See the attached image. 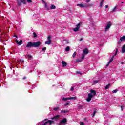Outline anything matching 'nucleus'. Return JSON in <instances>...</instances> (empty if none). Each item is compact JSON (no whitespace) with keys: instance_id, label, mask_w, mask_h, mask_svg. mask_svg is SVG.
I'll use <instances>...</instances> for the list:
<instances>
[{"instance_id":"45","label":"nucleus","mask_w":125,"mask_h":125,"mask_svg":"<svg viewBox=\"0 0 125 125\" xmlns=\"http://www.w3.org/2000/svg\"><path fill=\"white\" fill-rule=\"evenodd\" d=\"M70 90L71 91H73V90H74V87H71Z\"/></svg>"},{"instance_id":"58","label":"nucleus","mask_w":125,"mask_h":125,"mask_svg":"<svg viewBox=\"0 0 125 125\" xmlns=\"http://www.w3.org/2000/svg\"><path fill=\"white\" fill-rule=\"evenodd\" d=\"M122 3H123V2H122Z\"/></svg>"},{"instance_id":"37","label":"nucleus","mask_w":125,"mask_h":125,"mask_svg":"<svg viewBox=\"0 0 125 125\" xmlns=\"http://www.w3.org/2000/svg\"><path fill=\"white\" fill-rule=\"evenodd\" d=\"M117 54H118V49H116L115 51V53L114 54V56H116V55H117Z\"/></svg>"},{"instance_id":"13","label":"nucleus","mask_w":125,"mask_h":125,"mask_svg":"<svg viewBox=\"0 0 125 125\" xmlns=\"http://www.w3.org/2000/svg\"><path fill=\"white\" fill-rule=\"evenodd\" d=\"M113 58H111L109 61V62H108V63L106 64V67H108V66H109V65H110V63H112V62H113Z\"/></svg>"},{"instance_id":"34","label":"nucleus","mask_w":125,"mask_h":125,"mask_svg":"<svg viewBox=\"0 0 125 125\" xmlns=\"http://www.w3.org/2000/svg\"><path fill=\"white\" fill-rule=\"evenodd\" d=\"M70 104V102L67 101L66 104H64V106H68Z\"/></svg>"},{"instance_id":"19","label":"nucleus","mask_w":125,"mask_h":125,"mask_svg":"<svg viewBox=\"0 0 125 125\" xmlns=\"http://www.w3.org/2000/svg\"><path fill=\"white\" fill-rule=\"evenodd\" d=\"M56 8V7L54 5H51V9H55Z\"/></svg>"},{"instance_id":"53","label":"nucleus","mask_w":125,"mask_h":125,"mask_svg":"<svg viewBox=\"0 0 125 125\" xmlns=\"http://www.w3.org/2000/svg\"><path fill=\"white\" fill-rule=\"evenodd\" d=\"M26 79H27V77H24L23 78V80H26Z\"/></svg>"},{"instance_id":"4","label":"nucleus","mask_w":125,"mask_h":125,"mask_svg":"<svg viewBox=\"0 0 125 125\" xmlns=\"http://www.w3.org/2000/svg\"><path fill=\"white\" fill-rule=\"evenodd\" d=\"M47 39L48 40L45 41V44L49 45V44H51V37H50V36H48Z\"/></svg>"},{"instance_id":"33","label":"nucleus","mask_w":125,"mask_h":125,"mask_svg":"<svg viewBox=\"0 0 125 125\" xmlns=\"http://www.w3.org/2000/svg\"><path fill=\"white\" fill-rule=\"evenodd\" d=\"M84 57H85V54H82V59H84Z\"/></svg>"},{"instance_id":"21","label":"nucleus","mask_w":125,"mask_h":125,"mask_svg":"<svg viewBox=\"0 0 125 125\" xmlns=\"http://www.w3.org/2000/svg\"><path fill=\"white\" fill-rule=\"evenodd\" d=\"M47 122H48V124L49 123V125H51V124H52V123L54 122V121L48 120V121H47Z\"/></svg>"},{"instance_id":"20","label":"nucleus","mask_w":125,"mask_h":125,"mask_svg":"<svg viewBox=\"0 0 125 125\" xmlns=\"http://www.w3.org/2000/svg\"><path fill=\"white\" fill-rule=\"evenodd\" d=\"M79 30H80V28H79L78 27H76V28L73 29V31L74 32H78L79 31Z\"/></svg>"},{"instance_id":"23","label":"nucleus","mask_w":125,"mask_h":125,"mask_svg":"<svg viewBox=\"0 0 125 125\" xmlns=\"http://www.w3.org/2000/svg\"><path fill=\"white\" fill-rule=\"evenodd\" d=\"M21 2L22 3H23V4H26V0H20Z\"/></svg>"},{"instance_id":"38","label":"nucleus","mask_w":125,"mask_h":125,"mask_svg":"<svg viewBox=\"0 0 125 125\" xmlns=\"http://www.w3.org/2000/svg\"><path fill=\"white\" fill-rule=\"evenodd\" d=\"M116 9H117V7H115L112 10V12H114L115 11V10H116Z\"/></svg>"},{"instance_id":"12","label":"nucleus","mask_w":125,"mask_h":125,"mask_svg":"<svg viewBox=\"0 0 125 125\" xmlns=\"http://www.w3.org/2000/svg\"><path fill=\"white\" fill-rule=\"evenodd\" d=\"M62 67H66V66H67V62H66L64 61H62Z\"/></svg>"},{"instance_id":"51","label":"nucleus","mask_w":125,"mask_h":125,"mask_svg":"<svg viewBox=\"0 0 125 125\" xmlns=\"http://www.w3.org/2000/svg\"><path fill=\"white\" fill-rule=\"evenodd\" d=\"M14 37H15V38H16L17 39L18 38V36H17V35H14Z\"/></svg>"},{"instance_id":"14","label":"nucleus","mask_w":125,"mask_h":125,"mask_svg":"<svg viewBox=\"0 0 125 125\" xmlns=\"http://www.w3.org/2000/svg\"><path fill=\"white\" fill-rule=\"evenodd\" d=\"M122 53H125V44L123 45L122 47Z\"/></svg>"},{"instance_id":"7","label":"nucleus","mask_w":125,"mask_h":125,"mask_svg":"<svg viewBox=\"0 0 125 125\" xmlns=\"http://www.w3.org/2000/svg\"><path fill=\"white\" fill-rule=\"evenodd\" d=\"M59 118H60V115H57L51 118V120H57L59 119Z\"/></svg>"},{"instance_id":"26","label":"nucleus","mask_w":125,"mask_h":125,"mask_svg":"<svg viewBox=\"0 0 125 125\" xmlns=\"http://www.w3.org/2000/svg\"><path fill=\"white\" fill-rule=\"evenodd\" d=\"M65 51H70V47H66L65 48Z\"/></svg>"},{"instance_id":"6","label":"nucleus","mask_w":125,"mask_h":125,"mask_svg":"<svg viewBox=\"0 0 125 125\" xmlns=\"http://www.w3.org/2000/svg\"><path fill=\"white\" fill-rule=\"evenodd\" d=\"M16 43L18 44L19 45H21L22 43H23V40H21L19 42L17 40V39L16 40Z\"/></svg>"},{"instance_id":"28","label":"nucleus","mask_w":125,"mask_h":125,"mask_svg":"<svg viewBox=\"0 0 125 125\" xmlns=\"http://www.w3.org/2000/svg\"><path fill=\"white\" fill-rule=\"evenodd\" d=\"M76 62H82V60H80L79 59H76Z\"/></svg>"},{"instance_id":"36","label":"nucleus","mask_w":125,"mask_h":125,"mask_svg":"<svg viewBox=\"0 0 125 125\" xmlns=\"http://www.w3.org/2000/svg\"><path fill=\"white\" fill-rule=\"evenodd\" d=\"M44 123V121H42V122H40L39 123V124L40 125H43V123Z\"/></svg>"},{"instance_id":"24","label":"nucleus","mask_w":125,"mask_h":125,"mask_svg":"<svg viewBox=\"0 0 125 125\" xmlns=\"http://www.w3.org/2000/svg\"><path fill=\"white\" fill-rule=\"evenodd\" d=\"M62 100L63 101H66L67 100H69V97L68 98H63Z\"/></svg>"},{"instance_id":"25","label":"nucleus","mask_w":125,"mask_h":125,"mask_svg":"<svg viewBox=\"0 0 125 125\" xmlns=\"http://www.w3.org/2000/svg\"><path fill=\"white\" fill-rule=\"evenodd\" d=\"M76 55H77V52H74L73 54L72 55L73 58H75L76 57Z\"/></svg>"},{"instance_id":"31","label":"nucleus","mask_w":125,"mask_h":125,"mask_svg":"<svg viewBox=\"0 0 125 125\" xmlns=\"http://www.w3.org/2000/svg\"><path fill=\"white\" fill-rule=\"evenodd\" d=\"M110 86V84L107 85L105 87V89H109V87Z\"/></svg>"},{"instance_id":"55","label":"nucleus","mask_w":125,"mask_h":125,"mask_svg":"<svg viewBox=\"0 0 125 125\" xmlns=\"http://www.w3.org/2000/svg\"><path fill=\"white\" fill-rule=\"evenodd\" d=\"M121 64H122V65H124V62H121Z\"/></svg>"},{"instance_id":"15","label":"nucleus","mask_w":125,"mask_h":125,"mask_svg":"<svg viewBox=\"0 0 125 125\" xmlns=\"http://www.w3.org/2000/svg\"><path fill=\"white\" fill-rule=\"evenodd\" d=\"M90 92L92 94H94V95H95V94H96V91H95V90H91Z\"/></svg>"},{"instance_id":"41","label":"nucleus","mask_w":125,"mask_h":125,"mask_svg":"<svg viewBox=\"0 0 125 125\" xmlns=\"http://www.w3.org/2000/svg\"><path fill=\"white\" fill-rule=\"evenodd\" d=\"M42 51H45V50H46V47L42 48Z\"/></svg>"},{"instance_id":"50","label":"nucleus","mask_w":125,"mask_h":125,"mask_svg":"<svg viewBox=\"0 0 125 125\" xmlns=\"http://www.w3.org/2000/svg\"><path fill=\"white\" fill-rule=\"evenodd\" d=\"M105 8H108V7H109V6H108V5H105Z\"/></svg>"},{"instance_id":"1","label":"nucleus","mask_w":125,"mask_h":125,"mask_svg":"<svg viewBox=\"0 0 125 125\" xmlns=\"http://www.w3.org/2000/svg\"><path fill=\"white\" fill-rule=\"evenodd\" d=\"M40 45H41V42L37 41L36 42H29L26 46L27 48L30 47H35V48H39L40 47Z\"/></svg>"},{"instance_id":"29","label":"nucleus","mask_w":125,"mask_h":125,"mask_svg":"<svg viewBox=\"0 0 125 125\" xmlns=\"http://www.w3.org/2000/svg\"><path fill=\"white\" fill-rule=\"evenodd\" d=\"M78 109H83V105H79L78 106Z\"/></svg>"},{"instance_id":"49","label":"nucleus","mask_w":125,"mask_h":125,"mask_svg":"<svg viewBox=\"0 0 125 125\" xmlns=\"http://www.w3.org/2000/svg\"><path fill=\"white\" fill-rule=\"evenodd\" d=\"M80 42L82 41H83V38H81L80 39Z\"/></svg>"},{"instance_id":"40","label":"nucleus","mask_w":125,"mask_h":125,"mask_svg":"<svg viewBox=\"0 0 125 125\" xmlns=\"http://www.w3.org/2000/svg\"><path fill=\"white\" fill-rule=\"evenodd\" d=\"M58 110H59V107H55L54 108V111H57Z\"/></svg>"},{"instance_id":"43","label":"nucleus","mask_w":125,"mask_h":125,"mask_svg":"<svg viewBox=\"0 0 125 125\" xmlns=\"http://www.w3.org/2000/svg\"><path fill=\"white\" fill-rule=\"evenodd\" d=\"M27 2H29V3H31L32 2V0H27Z\"/></svg>"},{"instance_id":"54","label":"nucleus","mask_w":125,"mask_h":125,"mask_svg":"<svg viewBox=\"0 0 125 125\" xmlns=\"http://www.w3.org/2000/svg\"><path fill=\"white\" fill-rule=\"evenodd\" d=\"M77 74H81V72H80V71H77Z\"/></svg>"},{"instance_id":"48","label":"nucleus","mask_w":125,"mask_h":125,"mask_svg":"<svg viewBox=\"0 0 125 125\" xmlns=\"http://www.w3.org/2000/svg\"><path fill=\"white\" fill-rule=\"evenodd\" d=\"M42 0V2H43V3H44V4H45V3H46L45 1H44V0Z\"/></svg>"},{"instance_id":"47","label":"nucleus","mask_w":125,"mask_h":125,"mask_svg":"<svg viewBox=\"0 0 125 125\" xmlns=\"http://www.w3.org/2000/svg\"><path fill=\"white\" fill-rule=\"evenodd\" d=\"M121 108V110L123 111V106H119Z\"/></svg>"},{"instance_id":"8","label":"nucleus","mask_w":125,"mask_h":125,"mask_svg":"<svg viewBox=\"0 0 125 125\" xmlns=\"http://www.w3.org/2000/svg\"><path fill=\"white\" fill-rule=\"evenodd\" d=\"M66 122H67V119L64 118L61 121L59 125H60V124H66Z\"/></svg>"},{"instance_id":"27","label":"nucleus","mask_w":125,"mask_h":125,"mask_svg":"<svg viewBox=\"0 0 125 125\" xmlns=\"http://www.w3.org/2000/svg\"><path fill=\"white\" fill-rule=\"evenodd\" d=\"M104 1V0H102V1H101V3L100 4V5L101 6V7L102 6V5H103V2Z\"/></svg>"},{"instance_id":"11","label":"nucleus","mask_w":125,"mask_h":125,"mask_svg":"<svg viewBox=\"0 0 125 125\" xmlns=\"http://www.w3.org/2000/svg\"><path fill=\"white\" fill-rule=\"evenodd\" d=\"M82 25H83V22H82L81 21H80L78 24H77L76 25V27L78 28L79 29H80V28L81 27V26H82Z\"/></svg>"},{"instance_id":"18","label":"nucleus","mask_w":125,"mask_h":125,"mask_svg":"<svg viewBox=\"0 0 125 125\" xmlns=\"http://www.w3.org/2000/svg\"><path fill=\"white\" fill-rule=\"evenodd\" d=\"M69 100H76L77 99V98L76 97H69Z\"/></svg>"},{"instance_id":"22","label":"nucleus","mask_w":125,"mask_h":125,"mask_svg":"<svg viewBox=\"0 0 125 125\" xmlns=\"http://www.w3.org/2000/svg\"><path fill=\"white\" fill-rule=\"evenodd\" d=\"M120 41H125V36H123V37H120Z\"/></svg>"},{"instance_id":"42","label":"nucleus","mask_w":125,"mask_h":125,"mask_svg":"<svg viewBox=\"0 0 125 125\" xmlns=\"http://www.w3.org/2000/svg\"><path fill=\"white\" fill-rule=\"evenodd\" d=\"M98 83V81L97 80H95V81H94V84H95V83Z\"/></svg>"},{"instance_id":"56","label":"nucleus","mask_w":125,"mask_h":125,"mask_svg":"<svg viewBox=\"0 0 125 125\" xmlns=\"http://www.w3.org/2000/svg\"><path fill=\"white\" fill-rule=\"evenodd\" d=\"M47 120V119H44V120H43V121H44V122H45V121H46Z\"/></svg>"},{"instance_id":"9","label":"nucleus","mask_w":125,"mask_h":125,"mask_svg":"<svg viewBox=\"0 0 125 125\" xmlns=\"http://www.w3.org/2000/svg\"><path fill=\"white\" fill-rule=\"evenodd\" d=\"M69 112H70V111H69V110H68V109L62 110L61 111V113L62 114H66V113H69Z\"/></svg>"},{"instance_id":"44","label":"nucleus","mask_w":125,"mask_h":125,"mask_svg":"<svg viewBox=\"0 0 125 125\" xmlns=\"http://www.w3.org/2000/svg\"><path fill=\"white\" fill-rule=\"evenodd\" d=\"M47 124H48V121H46V122H45V123L43 124V125H46Z\"/></svg>"},{"instance_id":"10","label":"nucleus","mask_w":125,"mask_h":125,"mask_svg":"<svg viewBox=\"0 0 125 125\" xmlns=\"http://www.w3.org/2000/svg\"><path fill=\"white\" fill-rule=\"evenodd\" d=\"M83 52V54H88V52H89L88 49L87 48L84 49Z\"/></svg>"},{"instance_id":"39","label":"nucleus","mask_w":125,"mask_h":125,"mask_svg":"<svg viewBox=\"0 0 125 125\" xmlns=\"http://www.w3.org/2000/svg\"><path fill=\"white\" fill-rule=\"evenodd\" d=\"M45 7H46L47 9H49V8H48V6H47V4H46V3H45Z\"/></svg>"},{"instance_id":"30","label":"nucleus","mask_w":125,"mask_h":125,"mask_svg":"<svg viewBox=\"0 0 125 125\" xmlns=\"http://www.w3.org/2000/svg\"><path fill=\"white\" fill-rule=\"evenodd\" d=\"M33 38H37V33H36V32H33Z\"/></svg>"},{"instance_id":"52","label":"nucleus","mask_w":125,"mask_h":125,"mask_svg":"<svg viewBox=\"0 0 125 125\" xmlns=\"http://www.w3.org/2000/svg\"><path fill=\"white\" fill-rule=\"evenodd\" d=\"M114 57H115V56H114V55L111 57V58H112V59L113 60Z\"/></svg>"},{"instance_id":"17","label":"nucleus","mask_w":125,"mask_h":125,"mask_svg":"<svg viewBox=\"0 0 125 125\" xmlns=\"http://www.w3.org/2000/svg\"><path fill=\"white\" fill-rule=\"evenodd\" d=\"M96 113H97V110H96V109H94V112L92 115V117H94V116H95V114H96Z\"/></svg>"},{"instance_id":"46","label":"nucleus","mask_w":125,"mask_h":125,"mask_svg":"<svg viewBox=\"0 0 125 125\" xmlns=\"http://www.w3.org/2000/svg\"><path fill=\"white\" fill-rule=\"evenodd\" d=\"M90 0H86V2L87 3H88V2H89V1H90Z\"/></svg>"},{"instance_id":"32","label":"nucleus","mask_w":125,"mask_h":125,"mask_svg":"<svg viewBox=\"0 0 125 125\" xmlns=\"http://www.w3.org/2000/svg\"><path fill=\"white\" fill-rule=\"evenodd\" d=\"M118 92V89H116L113 91H112V93H117Z\"/></svg>"},{"instance_id":"2","label":"nucleus","mask_w":125,"mask_h":125,"mask_svg":"<svg viewBox=\"0 0 125 125\" xmlns=\"http://www.w3.org/2000/svg\"><path fill=\"white\" fill-rule=\"evenodd\" d=\"M93 5V4H92V3H90L88 5H87V4H77V6H79L80 7H82V8H84L85 7L86 8H87V7H89V6H92Z\"/></svg>"},{"instance_id":"35","label":"nucleus","mask_w":125,"mask_h":125,"mask_svg":"<svg viewBox=\"0 0 125 125\" xmlns=\"http://www.w3.org/2000/svg\"><path fill=\"white\" fill-rule=\"evenodd\" d=\"M26 57H28V58H32V55H26Z\"/></svg>"},{"instance_id":"3","label":"nucleus","mask_w":125,"mask_h":125,"mask_svg":"<svg viewBox=\"0 0 125 125\" xmlns=\"http://www.w3.org/2000/svg\"><path fill=\"white\" fill-rule=\"evenodd\" d=\"M111 26H112V23H111V22H108L105 26L104 32H107V31H108V30H109V29L111 28Z\"/></svg>"},{"instance_id":"16","label":"nucleus","mask_w":125,"mask_h":125,"mask_svg":"<svg viewBox=\"0 0 125 125\" xmlns=\"http://www.w3.org/2000/svg\"><path fill=\"white\" fill-rule=\"evenodd\" d=\"M17 2L18 3L19 6H21V5H22V3L20 0H17Z\"/></svg>"},{"instance_id":"57","label":"nucleus","mask_w":125,"mask_h":125,"mask_svg":"<svg viewBox=\"0 0 125 125\" xmlns=\"http://www.w3.org/2000/svg\"><path fill=\"white\" fill-rule=\"evenodd\" d=\"M22 62H24V61H22Z\"/></svg>"},{"instance_id":"5","label":"nucleus","mask_w":125,"mask_h":125,"mask_svg":"<svg viewBox=\"0 0 125 125\" xmlns=\"http://www.w3.org/2000/svg\"><path fill=\"white\" fill-rule=\"evenodd\" d=\"M93 97V95L90 93L88 94V98L86 99V101L88 102H90L91 99Z\"/></svg>"}]
</instances>
